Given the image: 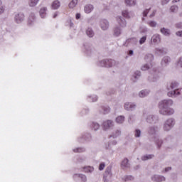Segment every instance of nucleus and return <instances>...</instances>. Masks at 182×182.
<instances>
[{"mask_svg": "<svg viewBox=\"0 0 182 182\" xmlns=\"http://www.w3.org/2000/svg\"><path fill=\"white\" fill-rule=\"evenodd\" d=\"M165 140L166 141H171V140H173V136L171 135H168Z\"/></svg>", "mask_w": 182, "mask_h": 182, "instance_id": "nucleus-58", "label": "nucleus"}, {"mask_svg": "<svg viewBox=\"0 0 182 182\" xmlns=\"http://www.w3.org/2000/svg\"><path fill=\"white\" fill-rule=\"evenodd\" d=\"M73 151L74 153H85V151H86V149L85 147H77L73 149Z\"/></svg>", "mask_w": 182, "mask_h": 182, "instance_id": "nucleus-35", "label": "nucleus"}, {"mask_svg": "<svg viewBox=\"0 0 182 182\" xmlns=\"http://www.w3.org/2000/svg\"><path fill=\"white\" fill-rule=\"evenodd\" d=\"M85 33L88 38H93L95 36V31H93V29L90 27L86 29Z\"/></svg>", "mask_w": 182, "mask_h": 182, "instance_id": "nucleus-32", "label": "nucleus"}, {"mask_svg": "<svg viewBox=\"0 0 182 182\" xmlns=\"http://www.w3.org/2000/svg\"><path fill=\"white\" fill-rule=\"evenodd\" d=\"M174 105V101L171 99L161 100L158 104L159 113L162 116H173L176 113L174 108L171 107Z\"/></svg>", "mask_w": 182, "mask_h": 182, "instance_id": "nucleus-1", "label": "nucleus"}, {"mask_svg": "<svg viewBox=\"0 0 182 182\" xmlns=\"http://www.w3.org/2000/svg\"><path fill=\"white\" fill-rule=\"evenodd\" d=\"M144 60L146 62H153L154 60V55H153L151 53H148L145 55Z\"/></svg>", "mask_w": 182, "mask_h": 182, "instance_id": "nucleus-34", "label": "nucleus"}, {"mask_svg": "<svg viewBox=\"0 0 182 182\" xmlns=\"http://www.w3.org/2000/svg\"><path fill=\"white\" fill-rule=\"evenodd\" d=\"M126 6L133 7L137 5V0H124Z\"/></svg>", "mask_w": 182, "mask_h": 182, "instance_id": "nucleus-24", "label": "nucleus"}, {"mask_svg": "<svg viewBox=\"0 0 182 182\" xmlns=\"http://www.w3.org/2000/svg\"><path fill=\"white\" fill-rule=\"evenodd\" d=\"M114 36L118 37L119 35H122V28L119 27H115L114 28Z\"/></svg>", "mask_w": 182, "mask_h": 182, "instance_id": "nucleus-40", "label": "nucleus"}, {"mask_svg": "<svg viewBox=\"0 0 182 182\" xmlns=\"http://www.w3.org/2000/svg\"><path fill=\"white\" fill-rule=\"evenodd\" d=\"M157 133H159L158 126L154 125L148 128V134H149V136H156Z\"/></svg>", "mask_w": 182, "mask_h": 182, "instance_id": "nucleus-12", "label": "nucleus"}, {"mask_svg": "<svg viewBox=\"0 0 182 182\" xmlns=\"http://www.w3.org/2000/svg\"><path fill=\"white\" fill-rule=\"evenodd\" d=\"M160 79V71L156 68H153L151 76L148 77L149 82H157Z\"/></svg>", "mask_w": 182, "mask_h": 182, "instance_id": "nucleus-5", "label": "nucleus"}, {"mask_svg": "<svg viewBox=\"0 0 182 182\" xmlns=\"http://www.w3.org/2000/svg\"><path fill=\"white\" fill-rule=\"evenodd\" d=\"M154 157V155L149 154V155H144L141 156L142 161H146V160H151Z\"/></svg>", "mask_w": 182, "mask_h": 182, "instance_id": "nucleus-45", "label": "nucleus"}, {"mask_svg": "<svg viewBox=\"0 0 182 182\" xmlns=\"http://www.w3.org/2000/svg\"><path fill=\"white\" fill-rule=\"evenodd\" d=\"M92 140H93V139L92 137V134L90 133L82 134L77 139V141H78V143H90Z\"/></svg>", "mask_w": 182, "mask_h": 182, "instance_id": "nucleus-3", "label": "nucleus"}, {"mask_svg": "<svg viewBox=\"0 0 182 182\" xmlns=\"http://www.w3.org/2000/svg\"><path fill=\"white\" fill-rule=\"evenodd\" d=\"M85 48V53L87 56H92V55H95V48L90 43H85L84 45Z\"/></svg>", "mask_w": 182, "mask_h": 182, "instance_id": "nucleus-6", "label": "nucleus"}, {"mask_svg": "<svg viewBox=\"0 0 182 182\" xmlns=\"http://www.w3.org/2000/svg\"><path fill=\"white\" fill-rule=\"evenodd\" d=\"M149 95H150V90H147V89L141 90L138 93V96L141 99H144V97H147Z\"/></svg>", "mask_w": 182, "mask_h": 182, "instance_id": "nucleus-18", "label": "nucleus"}, {"mask_svg": "<svg viewBox=\"0 0 182 182\" xmlns=\"http://www.w3.org/2000/svg\"><path fill=\"white\" fill-rule=\"evenodd\" d=\"M94 9H95V6L92 4H86L84 6V12L85 14H92Z\"/></svg>", "mask_w": 182, "mask_h": 182, "instance_id": "nucleus-22", "label": "nucleus"}, {"mask_svg": "<svg viewBox=\"0 0 182 182\" xmlns=\"http://www.w3.org/2000/svg\"><path fill=\"white\" fill-rule=\"evenodd\" d=\"M147 40V36H144L139 39V44L143 45Z\"/></svg>", "mask_w": 182, "mask_h": 182, "instance_id": "nucleus-49", "label": "nucleus"}, {"mask_svg": "<svg viewBox=\"0 0 182 182\" xmlns=\"http://www.w3.org/2000/svg\"><path fill=\"white\" fill-rule=\"evenodd\" d=\"M123 181H133L134 180V176L132 175H125L122 177Z\"/></svg>", "mask_w": 182, "mask_h": 182, "instance_id": "nucleus-36", "label": "nucleus"}, {"mask_svg": "<svg viewBox=\"0 0 182 182\" xmlns=\"http://www.w3.org/2000/svg\"><path fill=\"white\" fill-rule=\"evenodd\" d=\"M136 107H137V105L132 102H125L124 104V109L127 110V112H133L136 110Z\"/></svg>", "mask_w": 182, "mask_h": 182, "instance_id": "nucleus-7", "label": "nucleus"}, {"mask_svg": "<svg viewBox=\"0 0 182 182\" xmlns=\"http://www.w3.org/2000/svg\"><path fill=\"white\" fill-rule=\"evenodd\" d=\"M4 11L5 9L4 8V6H2V1H0V15H1V14H4Z\"/></svg>", "mask_w": 182, "mask_h": 182, "instance_id": "nucleus-55", "label": "nucleus"}, {"mask_svg": "<svg viewBox=\"0 0 182 182\" xmlns=\"http://www.w3.org/2000/svg\"><path fill=\"white\" fill-rule=\"evenodd\" d=\"M98 66H101L102 68H107V60H101L98 61Z\"/></svg>", "mask_w": 182, "mask_h": 182, "instance_id": "nucleus-46", "label": "nucleus"}, {"mask_svg": "<svg viewBox=\"0 0 182 182\" xmlns=\"http://www.w3.org/2000/svg\"><path fill=\"white\" fill-rule=\"evenodd\" d=\"M149 11H150V9H146L145 11H144L143 16H147V14H149Z\"/></svg>", "mask_w": 182, "mask_h": 182, "instance_id": "nucleus-63", "label": "nucleus"}, {"mask_svg": "<svg viewBox=\"0 0 182 182\" xmlns=\"http://www.w3.org/2000/svg\"><path fill=\"white\" fill-rule=\"evenodd\" d=\"M180 95H181V93L178 90V88L176 90H168L167 92V96L168 97H172V98L178 97V96H180Z\"/></svg>", "mask_w": 182, "mask_h": 182, "instance_id": "nucleus-11", "label": "nucleus"}, {"mask_svg": "<svg viewBox=\"0 0 182 182\" xmlns=\"http://www.w3.org/2000/svg\"><path fill=\"white\" fill-rule=\"evenodd\" d=\"M155 53L156 55H159L160 56L161 55H166L167 52L166 51V48L163 47H159L155 48Z\"/></svg>", "mask_w": 182, "mask_h": 182, "instance_id": "nucleus-25", "label": "nucleus"}, {"mask_svg": "<svg viewBox=\"0 0 182 182\" xmlns=\"http://www.w3.org/2000/svg\"><path fill=\"white\" fill-rule=\"evenodd\" d=\"M77 2V0H72L68 4L70 9H74V8H76Z\"/></svg>", "mask_w": 182, "mask_h": 182, "instance_id": "nucleus-39", "label": "nucleus"}, {"mask_svg": "<svg viewBox=\"0 0 182 182\" xmlns=\"http://www.w3.org/2000/svg\"><path fill=\"white\" fill-rule=\"evenodd\" d=\"M40 16L43 19L46 18V15H48V8L47 7H41L39 11Z\"/></svg>", "mask_w": 182, "mask_h": 182, "instance_id": "nucleus-26", "label": "nucleus"}, {"mask_svg": "<svg viewBox=\"0 0 182 182\" xmlns=\"http://www.w3.org/2000/svg\"><path fill=\"white\" fill-rule=\"evenodd\" d=\"M151 180L154 182H164L166 181V177L161 175L154 174L151 176Z\"/></svg>", "mask_w": 182, "mask_h": 182, "instance_id": "nucleus-10", "label": "nucleus"}, {"mask_svg": "<svg viewBox=\"0 0 182 182\" xmlns=\"http://www.w3.org/2000/svg\"><path fill=\"white\" fill-rule=\"evenodd\" d=\"M109 21L106 19H103L100 21V28L102 31H107L109 29Z\"/></svg>", "mask_w": 182, "mask_h": 182, "instance_id": "nucleus-21", "label": "nucleus"}, {"mask_svg": "<svg viewBox=\"0 0 182 182\" xmlns=\"http://www.w3.org/2000/svg\"><path fill=\"white\" fill-rule=\"evenodd\" d=\"M105 167H106V164H105V162H102L99 166V170L102 171V170L105 169Z\"/></svg>", "mask_w": 182, "mask_h": 182, "instance_id": "nucleus-52", "label": "nucleus"}, {"mask_svg": "<svg viewBox=\"0 0 182 182\" xmlns=\"http://www.w3.org/2000/svg\"><path fill=\"white\" fill-rule=\"evenodd\" d=\"M169 11L171 14H177L178 12V6L177 5H173L170 7Z\"/></svg>", "mask_w": 182, "mask_h": 182, "instance_id": "nucleus-37", "label": "nucleus"}, {"mask_svg": "<svg viewBox=\"0 0 182 182\" xmlns=\"http://www.w3.org/2000/svg\"><path fill=\"white\" fill-rule=\"evenodd\" d=\"M176 28L178 29H181L182 28V22H178L175 24Z\"/></svg>", "mask_w": 182, "mask_h": 182, "instance_id": "nucleus-56", "label": "nucleus"}, {"mask_svg": "<svg viewBox=\"0 0 182 182\" xmlns=\"http://www.w3.org/2000/svg\"><path fill=\"white\" fill-rule=\"evenodd\" d=\"M140 76H141V72L136 70L134 73L132 80H133V82H137V80L140 79Z\"/></svg>", "mask_w": 182, "mask_h": 182, "instance_id": "nucleus-27", "label": "nucleus"}, {"mask_svg": "<svg viewBox=\"0 0 182 182\" xmlns=\"http://www.w3.org/2000/svg\"><path fill=\"white\" fill-rule=\"evenodd\" d=\"M87 99L90 102H97L99 97L96 95H87Z\"/></svg>", "mask_w": 182, "mask_h": 182, "instance_id": "nucleus-43", "label": "nucleus"}, {"mask_svg": "<svg viewBox=\"0 0 182 182\" xmlns=\"http://www.w3.org/2000/svg\"><path fill=\"white\" fill-rule=\"evenodd\" d=\"M146 23L150 26V28H157V21H148Z\"/></svg>", "mask_w": 182, "mask_h": 182, "instance_id": "nucleus-44", "label": "nucleus"}, {"mask_svg": "<svg viewBox=\"0 0 182 182\" xmlns=\"http://www.w3.org/2000/svg\"><path fill=\"white\" fill-rule=\"evenodd\" d=\"M168 171H171V167H170V166L165 168L162 171V173H168Z\"/></svg>", "mask_w": 182, "mask_h": 182, "instance_id": "nucleus-57", "label": "nucleus"}, {"mask_svg": "<svg viewBox=\"0 0 182 182\" xmlns=\"http://www.w3.org/2000/svg\"><path fill=\"white\" fill-rule=\"evenodd\" d=\"M114 127V121L112 119H106L102 124L103 132H109V130Z\"/></svg>", "mask_w": 182, "mask_h": 182, "instance_id": "nucleus-4", "label": "nucleus"}, {"mask_svg": "<svg viewBox=\"0 0 182 182\" xmlns=\"http://www.w3.org/2000/svg\"><path fill=\"white\" fill-rule=\"evenodd\" d=\"M133 41V38H129L127 39L125 43H124V46H129V43H132Z\"/></svg>", "mask_w": 182, "mask_h": 182, "instance_id": "nucleus-54", "label": "nucleus"}, {"mask_svg": "<svg viewBox=\"0 0 182 182\" xmlns=\"http://www.w3.org/2000/svg\"><path fill=\"white\" fill-rule=\"evenodd\" d=\"M104 114H107V113L110 112V107H102Z\"/></svg>", "mask_w": 182, "mask_h": 182, "instance_id": "nucleus-50", "label": "nucleus"}, {"mask_svg": "<svg viewBox=\"0 0 182 182\" xmlns=\"http://www.w3.org/2000/svg\"><path fill=\"white\" fill-rule=\"evenodd\" d=\"M121 167H122V168H129V167H130V163H129V159H124L121 162Z\"/></svg>", "mask_w": 182, "mask_h": 182, "instance_id": "nucleus-29", "label": "nucleus"}, {"mask_svg": "<svg viewBox=\"0 0 182 182\" xmlns=\"http://www.w3.org/2000/svg\"><path fill=\"white\" fill-rule=\"evenodd\" d=\"M77 160L78 163H83L86 160V158L85 156H79Z\"/></svg>", "mask_w": 182, "mask_h": 182, "instance_id": "nucleus-53", "label": "nucleus"}, {"mask_svg": "<svg viewBox=\"0 0 182 182\" xmlns=\"http://www.w3.org/2000/svg\"><path fill=\"white\" fill-rule=\"evenodd\" d=\"M161 41V38H160L159 34H154L151 38V43H154L155 45L160 43Z\"/></svg>", "mask_w": 182, "mask_h": 182, "instance_id": "nucleus-20", "label": "nucleus"}, {"mask_svg": "<svg viewBox=\"0 0 182 182\" xmlns=\"http://www.w3.org/2000/svg\"><path fill=\"white\" fill-rule=\"evenodd\" d=\"M59 15V11H55L53 14V19H56V18H58Z\"/></svg>", "mask_w": 182, "mask_h": 182, "instance_id": "nucleus-59", "label": "nucleus"}, {"mask_svg": "<svg viewBox=\"0 0 182 182\" xmlns=\"http://www.w3.org/2000/svg\"><path fill=\"white\" fill-rule=\"evenodd\" d=\"M170 62H171V58L168 56H165L162 58L161 65L164 68L166 66H168V65H170Z\"/></svg>", "mask_w": 182, "mask_h": 182, "instance_id": "nucleus-23", "label": "nucleus"}, {"mask_svg": "<svg viewBox=\"0 0 182 182\" xmlns=\"http://www.w3.org/2000/svg\"><path fill=\"white\" fill-rule=\"evenodd\" d=\"M174 126H176V119L169 117L164 122L162 130L165 132V133H168V132L174 128Z\"/></svg>", "mask_w": 182, "mask_h": 182, "instance_id": "nucleus-2", "label": "nucleus"}, {"mask_svg": "<svg viewBox=\"0 0 182 182\" xmlns=\"http://www.w3.org/2000/svg\"><path fill=\"white\" fill-rule=\"evenodd\" d=\"M91 127H92V129H93V130L95 132H97V130H99V129H100V124H99L97 122H92Z\"/></svg>", "mask_w": 182, "mask_h": 182, "instance_id": "nucleus-41", "label": "nucleus"}, {"mask_svg": "<svg viewBox=\"0 0 182 182\" xmlns=\"http://www.w3.org/2000/svg\"><path fill=\"white\" fill-rule=\"evenodd\" d=\"M178 82L176 81H172L169 84L167 85L166 89L167 90H174L178 88Z\"/></svg>", "mask_w": 182, "mask_h": 182, "instance_id": "nucleus-16", "label": "nucleus"}, {"mask_svg": "<svg viewBox=\"0 0 182 182\" xmlns=\"http://www.w3.org/2000/svg\"><path fill=\"white\" fill-rule=\"evenodd\" d=\"M158 121H159V117H157V116L153 115V114L147 115V117L146 118V123H149L151 124L153 123H157Z\"/></svg>", "mask_w": 182, "mask_h": 182, "instance_id": "nucleus-13", "label": "nucleus"}, {"mask_svg": "<svg viewBox=\"0 0 182 182\" xmlns=\"http://www.w3.org/2000/svg\"><path fill=\"white\" fill-rule=\"evenodd\" d=\"M125 120L126 117L123 115H119L115 118V122L117 124H123Z\"/></svg>", "mask_w": 182, "mask_h": 182, "instance_id": "nucleus-28", "label": "nucleus"}, {"mask_svg": "<svg viewBox=\"0 0 182 182\" xmlns=\"http://www.w3.org/2000/svg\"><path fill=\"white\" fill-rule=\"evenodd\" d=\"M170 0H161V5H167Z\"/></svg>", "mask_w": 182, "mask_h": 182, "instance_id": "nucleus-62", "label": "nucleus"}, {"mask_svg": "<svg viewBox=\"0 0 182 182\" xmlns=\"http://www.w3.org/2000/svg\"><path fill=\"white\" fill-rule=\"evenodd\" d=\"M160 32L164 36H170V35H171V31H170L168 28H161Z\"/></svg>", "mask_w": 182, "mask_h": 182, "instance_id": "nucleus-31", "label": "nucleus"}, {"mask_svg": "<svg viewBox=\"0 0 182 182\" xmlns=\"http://www.w3.org/2000/svg\"><path fill=\"white\" fill-rule=\"evenodd\" d=\"M151 68V64H145L141 66V69L144 71L149 70Z\"/></svg>", "mask_w": 182, "mask_h": 182, "instance_id": "nucleus-48", "label": "nucleus"}, {"mask_svg": "<svg viewBox=\"0 0 182 182\" xmlns=\"http://www.w3.org/2000/svg\"><path fill=\"white\" fill-rule=\"evenodd\" d=\"M119 66V62L114 60H107L106 68H117Z\"/></svg>", "mask_w": 182, "mask_h": 182, "instance_id": "nucleus-19", "label": "nucleus"}, {"mask_svg": "<svg viewBox=\"0 0 182 182\" xmlns=\"http://www.w3.org/2000/svg\"><path fill=\"white\" fill-rule=\"evenodd\" d=\"M74 180H77L80 178L81 182H87V176L83 173H75L73 175Z\"/></svg>", "mask_w": 182, "mask_h": 182, "instance_id": "nucleus-14", "label": "nucleus"}, {"mask_svg": "<svg viewBox=\"0 0 182 182\" xmlns=\"http://www.w3.org/2000/svg\"><path fill=\"white\" fill-rule=\"evenodd\" d=\"M122 15L123 18H129V11L127 10L122 11Z\"/></svg>", "mask_w": 182, "mask_h": 182, "instance_id": "nucleus-51", "label": "nucleus"}, {"mask_svg": "<svg viewBox=\"0 0 182 182\" xmlns=\"http://www.w3.org/2000/svg\"><path fill=\"white\" fill-rule=\"evenodd\" d=\"M83 171H84V173H93V171H95V168L93 166H85L83 168Z\"/></svg>", "mask_w": 182, "mask_h": 182, "instance_id": "nucleus-33", "label": "nucleus"}, {"mask_svg": "<svg viewBox=\"0 0 182 182\" xmlns=\"http://www.w3.org/2000/svg\"><path fill=\"white\" fill-rule=\"evenodd\" d=\"M38 4H39V0H28V6L31 8H34Z\"/></svg>", "mask_w": 182, "mask_h": 182, "instance_id": "nucleus-38", "label": "nucleus"}, {"mask_svg": "<svg viewBox=\"0 0 182 182\" xmlns=\"http://www.w3.org/2000/svg\"><path fill=\"white\" fill-rule=\"evenodd\" d=\"M176 36H178L179 38H182V31H177L176 33Z\"/></svg>", "mask_w": 182, "mask_h": 182, "instance_id": "nucleus-60", "label": "nucleus"}, {"mask_svg": "<svg viewBox=\"0 0 182 182\" xmlns=\"http://www.w3.org/2000/svg\"><path fill=\"white\" fill-rule=\"evenodd\" d=\"M36 21V16L35 15V14L31 13L28 17V26H33V25H35Z\"/></svg>", "mask_w": 182, "mask_h": 182, "instance_id": "nucleus-17", "label": "nucleus"}, {"mask_svg": "<svg viewBox=\"0 0 182 182\" xmlns=\"http://www.w3.org/2000/svg\"><path fill=\"white\" fill-rule=\"evenodd\" d=\"M59 8H60V1H59V0H55L53 1V3L51 4V9L56 10L59 9Z\"/></svg>", "mask_w": 182, "mask_h": 182, "instance_id": "nucleus-30", "label": "nucleus"}, {"mask_svg": "<svg viewBox=\"0 0 182 182\" xmlns=\"http://www.w3.org/2000/svg\"><path fill=\"white\" fill-rule=\"evenodd\" d=\"M116 21L117 22L118 25L121 26V28H126L127 25V22H126V19L124 18V17L122 16H117Z\"/></svg>", "mask_w": 182, "mask_h": 182, "instance_id": "nucleus-9", "label": "nucleus"}, {"mask_svg": "<svg viewBox=\"0 0 182 182\" xmlns=\"http://www.w3.org/2000/svg\"><path fill=\"white\" fill-rule=\"evenodd\" d=\"M103 181L104 182H109V178L107 176V175H104V177H103Z\"/></svg>", "mask_w": 182, "mask_h": 182, "instance_id": "nucleus-61", "label": "nucleus"}, {"mask_svg": "<svg viewBox=\"0 0 182 182\" xmlns=\"http://www.w3.org/2000/svg\"><path fill=\"white\" fill-rule=\"evenodd\" d=\"M25 21V14L23 13H18L14 16V21L16 23H22Z\"/></svg>", "mask_w": 182, "mask_h": 182, "instance_id": "nucleus-8", "label": "nucleus"}, {"mask_svg": "<svg viewBox=\"0 0 182 182\" xmlns=\"http://www.w3.org/2000/svg\"><path fill=\"white\" fill-rule=\"evenodd\" d=\"M155 143L156 145L157 149H160L161 146H163V139L155 138Z\"/></svg>", "mask_w": 182, "mask_h": 182, "instance_id": "nucleus-42", "label": "nucleus"}, {"mask_svg": "<svg viewBox=\"0 0 182 182\" xmlns=\"http://www.w3.org/2000/svg\"><path fill=\"white\" fill-rule=\"evenodd\" d=\"M178 66L182 68V58H181L178 61Z\"/></svg>", "mask_w": 182, "mask_h": 182, "instance_id": "nucleus-64", "label": "nucleus"}, {"mask_svg": "<svg viewBox=\"0 0 182 182\" xmlns=\"http://www.w3.org/2000/svg\"><path fill=\"white\" fill-rule=\"evenodd\" d=\"M120 136H122V129L117 128L112 131L109 137H112V139H117V137H120Z\"/></svg>", "mask_w": 182, "mask_h": 182, "instance_id": "nucleus-15", "label": "nucleus"}, {"mask_svg": "<svg viewBox=\"0 0 182 182\" xmlns=\"http://www.w3.org/2000/svg\"><path fill=\"white\" fill-rule=\"evenodd\" d=\"M134 137L139 138L141 137V130L136 129L134 131Z\"/></svg>", "mask_w": 182, "mask_h": 182, "instance_id": "nucleus-47", "label": "nucleus"}]
</instances>
